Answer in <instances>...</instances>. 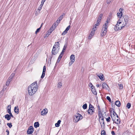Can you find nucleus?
<instances>
[{
    "mask_svg": "<svg viewBox=\"0 0 135 135\" xmlns=\"http://www.w3.org/2000/svg\"><path fill=\"white\" fill-rule=\"evenodd\" d=\"M123 18L124 21V22L125 23L124 24L126 25L128 21V17L127 16H125L123 17Z\"/></svg>",
    "mask_w": 135,
    "mask_h": 135,
    "instance_id": "13",
    "label": "nucleus"
},
{
    "mask_svg": "<svg viewBox=\"0 0 135 135\" xmlns=\"http://www.w3.org/2000/svg\"><path fill=\"white\" fill-rule=\"evenodd\" d=\"M123 9L121 8H120L119 11H120V13H117V15L118 17L119 18H121V17L123 15V14L122 12V11H123Z\"/></svg>",
    "mask_w": 135,
    "mask_h": 135,
    "instance_id": "10",
    "label": "nucleus"
},
{
    "mask_svg": "<svg viewBox=\"0 0 135 135\" xmlns=\"http://www.w3.org/2000/svg\"><path fill=\"white\" fill-rule=\"evenodd\" d=\"M49 35V34H46L45 35L44 37L45 38L46 37H47Z\"/></svg>",
    "mask_w": 135,
    "mask_h": 135,
    "instance_id": "51",
    "label": "nucleus"
},
{
    "mask_svg": "<svg viewBox=\"0 0 135 135\" xmlns=\"http://www.w3.org/2000/svg\"><path fill=\"white\" fill-rule=\"evenodd\" d=\"M106 99L109 101L110 102H111V99L110 98L109 96H107L106 97Z\"/></svg>",
    "mask_w": 135,
    "mask_h": 135,
    "instance_id": "33",
    "label": "nucleus"
},
{
    "mask_svg": "<svg viewBox=\"0 0 135 135\" xmlns=\"http://www.w3.org/2000/svg\"><path fill=\"white\" fill-rule=\"evenodd\" d=\"M70 27V25H69V26H68L67 27V28H66V29L65 30L67 32L69 29Z\"/></svg>",
    "mask_w": 135,
    "mask_h": 135,
    "instance_id": "37",
    "label": "nucleus"
},
{
    "mask_svg": "<svg viewBox=\"0 0 135 135\" xmlns=\"http://www.w3.org/2000/svg\"><path fill=\"white\" fill-rule=\"evenodd\" d=\"M113 115H111V116L112 119V120L113 122H114L115 120V117L116 116V115H117V114L114 111L113 112Z\"/></svg>",
    "mask_w": 135,
    "mask_h": 135,
    "instance_id": "14",
    "label": "nucleus"
},
{
    "mask_svg": "<svg viewBox=\"0 0 135 135\" xmlns=\"http://www.w3.org/2000/svg\"><path fill=\"white\" fill-rule=\"evenodd\" d=\"M7 125L8 126L9 128H11L12 126V123H7Z\"/></svg>",
    "mask_w": 135,
    "mask_h": 135,
    "instance_id": "25",
    "label": "nucleus"
},
{
    "mask_svg": "<svg viewBox=\"0 0 135 135\" xmlns=\"http://www.w3.org/2000/svg\"><path fill=\"white\" fill-rule=\"evenodd\" d=\"M120 21L121 20H120L117 22L114 28L115 31L121 29L123 27H124L126 25L124 23V22H123V20H122V21Z\"/></svg>",
    "mask_w": 135,
    "mask_h": 135,
    "instance_id": "2",
    "label": "nucleus"
},
{
    "mask_svg": "<svg viewBox=\"0 0 135 135\" xmlns=\"http://www.w3.org/2000/svg\"><path fill=\"white\" fill-rule=\"evenodd\" d=\"M60 44L59 42L55 43L52 50V55L56 54L59 51V50Z\"/></svg>",
    "mask_w": 135,
    "mask_h": 135,
    "instance_id": "3",
    "label": "nucleus"
},
{
    "mask_svg": "<svg viewBox=\"0 0 135 135\" xmlns=\"http://www.w3.org/2000/svg\"><path fill=\"white\" fill-rule=\"evenodd\" d=\"M40 28H37L35 31V34H37L38 32L39 31H40Z\"/></svg>",
    "mask_w": 135,
    "mask_h": 135,
    "instance_id": "40",
    "label": "nucleus"
},
{
    "mask_svg": "<svg viewBox=\"0 0 135 135\" xmlns=\"http://www.w3.org/2000/svg\"><path fill=\"white\" fill-rule=\"evenodd\" d=\"M9 115H10L11 117L12 118L14 117L12 115L11 113H9Z\"/></svg>",
    "mask_w": 135,
    "mask_h": 135,
    "instance_id": "56",
    "label": "nucleus"
},
{
    "mask_svg": "<svg viewBox=\"0 0 135 135\" xmlns=\"http://www.w3.org/2000/svg\"><path fill=\"white\" fill-rule=\"evenodd\" d=\"M111 133L112 134V135H114L115 133H114V131H112L111 132Z\"/></svg>",
    "mask_w": 135,
    "mask_h": 135,
    "instance_id": "61",
    "label": "nucleus"
},
{
    "mask_svg": "<svg viewBox=\"0 0 135 135\" xmlns=\"http://www.w3.org/2000/svg\"><path fill=\"white\" fill-rule=\"evenodd\" d=\"M46 70V67L45 66H44L43 67V71L44 72V71L45 72Z\"/></svg>",
    "mask_w": 135,
    "mask_h": 135,
    "instance_id": "50",
    "label": "nucleus"
},
{
    "mask_svg": "<svg viewBox=\"0 0 135 135\" xmlns=\"http://www.w3.org/2000/svg\"><path fill=\"white\" fill-rule=\"evenodd\" d=\"M101 112L103 113H103L105 114V112H104V109H102V112Z\"/></svg>",
    "mask_w": 135,
    "mask_h": 135,
    "instance_id": "63",
    "label": "nucleus"
},
{
    "mask_svg": "<svg viewBox=\"0 0 135 135\" xmlns=\"http://www.w3.org/2000/svg\"><path fill=\"white\" fill-rule=\"evenodd\" d=\"M61 121V120H58L57 123H55V126L57 127H59L60 126V123Z\"/></svg>",
    "mask_w": 135,
    "mask_h": 135,
    "instance_id": "20",
    "label": "nucleus"
},
{
    "mask_svg": "<svg viewBox=\"0 0 135 135\" xmlns=\"http://www.w3.org/2000/svg\"><path fill=\"white\" fill-rule=\"evenodd\" d=\"M12 79H11V78H9V77L8 80H7V81H8L9 82V83H10V82L11 81Z\"/></svg>",
    "mask_w": 135,
    "mask_h": 135,
    "instance_id": "52",
    "label": "nucleus"
},
{
    "mask_svg": "<svg viewBox=\"0 0 135 135\" xmlns=\"http://www.w3.org/2000/svg\"><path fill=\"white\" fill-rule=\"evenodd\" d=\"M87 104L86 103H85L83 105L82 107L84 109H85L87 108Z\"/></svg>",
    "mask_w": 135,
    "mask_h": 135,
    "instance_id": "23",
    "label": "nucleus"
},
{
    "mask_svg": "<svg viewBox=\"0 0 135 135\" xmlns=\"http://www.w3.org/2000/svg\"><path fill=\"white\" fill-rule=\"evenodd\" d=\"M39 125L40 124L38 122H36L34 123V126L35 128L39 127Z\"/></svg>",
    "mask_w": 135,
    "mask_h": 135,
    "instance_id": "19",
    "label": "nucleus"
},
{
    "mask_svg": "<svg viewBox=\"0 0 135 135\" xmlns=\"http://www.w3.org/2000/svg\"><path fill=\"white\" fill-rule=\"evenodd\" d=\"M75 56L74 55L72 54L70 57L71 61L69 63V65H71L75 61Z\"/></svg>",
    "mask_w": 135,
    "mask_h": 135,
    "instance_id": "7",
    "label": "nucleus"
},
{
    "mask_svg": "<svg viewBox=\"0 0 135 135\" xmlns=\"http://www.w3.org/2000/svg\"><path fill=\"white\" fill-rule=\"evenodd\" d=\"M45 72L43 71L42 72V75L41 76V78L42 79H43L45 75Z\"/></svg>",
    "mask_w": 135,
    "mask_h": 135,
    "instance_id": "27",
    "label": "nucleus"
},
{
    "mask_svg": "<svg viewBox=\"0 0 135 135\" xmlns=\"http://www.w3.org/2000/svg\"><path fill=\"white\" fill-rule=\"evenodd\" d=\"M94 31H93L92 30V31H91V33L90 34V35H91L92 36H93L95 33Z\"/></svg>",
    "mask_w": 135,
    "mask_h": 135,
    "instance_id": "43",
    "label": "nucleus"
},
{
    "mask_svg": "<svg viewBox=\"0 0 135 135\" xmlns=\"http://www.w3.org/2000/svg\"><path fill=\"white\" fill-rule=\"evenodd\" d=\"M18 107H15L14 108V110L15 113H17V114L19 113V109L18 108H17Z\"/></svg>",
    "mask_w": 135,
    "mask_h": 135,
    "instance_id": "21",
    "label": "nucleus"
},
{
    "mask_svg": "<svg viewBox=\"0 0 135 135\" xmlns=\"http://www.w3.org/2000/svg\"><path fill=\"white\" fill-rule=\"evenodd\" d=\"M104 122V120H101L100 121V123L101 124V127L102 126V125L101 124L102 123Z\"/></svg>",
    "mask_w": 135,
    "mask_h": 135,
    "instance_id": "57",
    "label": "nucleus"
},
{
    "mask_svg": "<svg viewBox=\"0 0 135 135\" xmlns=\"http://www.w3.org/2000/svg\"><path fill=\"white\" fill-rule=\"evenodd\" d=\"M108 23V20H107L106 21L104 25L103 26L101 31V36L102 37L105 36L107 32V26Z\"/></svg>",
    "mask_w": 135,
    "mask_h": 135,
    "instance_id": "4",
    "label": "nucleus"
},
{
    "mask_svg": "<svg viewBox=\"0 0 135 135\" xmlns=\"http://www.w3.org/2000/svg\"><path fill=\"white\" fill-rule=\"evenodd\" d=\"M58 25V23H56L55 22V23L53 24V25L52 26H54V27H55V28L56 27H57V26Z\"/></svg>",
    "mask_w": 135,
    "mask_h": 135,
    "instance_id": "44",
    "label": "nucleus"
},
{
    "mask_svg": "<svg viewBox=\"0 0 135 135\" xmlns=\"http://www.w3.org/2000/svg\"><path fill=\"white\" fill-rule=\"evenodd\" d=\"M60 60H61V59L58 57V58L57 59V62H58V63L60 61Z\"/></svg>",
    "mask_w": 135,
    "mask_h": 135,
    "instance_id": "58",
    "label": "nucleus"
},
{
    "mask_svg": "<svg viewBox=\"0 0 135 135\" xmlns=\"http://www.w3.org/2000/svg\"><path fill=\"white\" fill-rule=\"evenodd\" d=\"M62 85V83L61 82H59L57 85V87L59 88H60L61 87Z\"/></svg>",
    "mask_w": 135,
    "mask_h": 135,
    "instance_id": "24",
    "label": "nucleus"
},
{
    "mask_svg": "<svg viewBox=\"0 0 135 135\" xmlns=\"http://www.w3.org/2000/svg\"><path fill=\"white\" fill-rule=\"evenodd\" d=\"M67 45L66 44H65L62 50L65 51L67 47Z\"/></svg>",
    "mask_w": 135,
    "mask_h": 135,
    "instance_id": "38",
    "label": "nucleus"
},
{
    "mask_svg": "<svg viewBox=\"0 0 135 135\" xmlns=\"http://www.w3.org/2000/svg\"><path fill=\"white\" fill-rule=\"evenodd\" d=\"M89 108H90V109H94V107L91 104L89 105Z\"/></svg>",
    "mask_w": 135,
    "mask_h": 135,
    "instance_id": "41",
    "label": "nucleus"
},
{
    "mask_svg": "<svg viewBox=\"0 0 135 135\" xmlns=\"http://www.w3.org/2000/svg\"><path fill=\"white\" fill-rule=\"evenodd\" d=\"M7 110V111L8 112V113L9 114L10 113H11V109L10 108V109H8Z\"/></svg>",
    "mask_w": 135,
    "mask_h": 135,
    "instance_id": "47",
    "label": "nucleus"
},
{
    "mask_svg": "<svg viewBox=\"0 0 135 135\" xmlns=\"http://www.w3.org/2000/svg\"><path fill=\"white\" fill-rule=\"evenodd\" d=\"M94 112V109H90V108H89V109L88 110V114L90 115L93 114Z\"/></svg>",
    "mask_w": 135,
    "mask_h": 135,
    "instance_id": "9",
    "label": "nucleus"
},
{
    "mask_svg": "<svg viewBox=\"0 0 135 135\" xmlns=\"http://www.w3.org/2000/svg\"><path fill=\"white\" fill-rule=\"evenodd\" d=\"M103 16V15L102 14H101L99 16V17L98 18V19H99V20H101V19H102V17Z\"/></svg>",
    "mask_w": 135,
    "mask_h": 135,
    "instance_id": "30",
    "label": "nucleus"
},
{
    "mask_svg": "<svg viewBox=\"0 0 135 135\" xmlns=\"http://www.w3.org/2000/svg\"><path fill=\"white\" fill-rule=\"evenodd\" d=\"M9 83H10L8 81H7V82H6V85L8 86Z\"/></svg>",
    "mask_w": 135,
    "mask_h": 135,
    "instance_id": "54",
    "label": "nucleus"
},
{
    "mask_svg": "<svg viewBox=\"0 0 135 135\" xmlns=\"http://www.w3.org/2000/svg\"><path fill=\"white\" fill-rule=\"evenodd\" d=\"M65 51L62 50L61 52V53L60 54H61V55H63V54L64 53V52Z\"/></svg>",
    "mask_w": 135,
    "mask_h": 135,
    "instance_id": "60",
    "label": "nucleus"
},
{
    "mask_svg": "<svg viewBox=\"0 0 135 135\" xmlns=\"http://www.w3.org/2000/svg\"><path fill=\"white\" fill-rule=\"evenodd\" d=\"M89 86L91 88H93V87H95L92 84V83H89Z\"/></svg>",
    "mask_w": 135,
    "mask_h": 135,
    "instance_id": "36",
    "label": "nucleus"
},
{
    "mask_svg": "<svg viewBox=\"0 0 135 135\" xmlns=\"http://www.w3.org/2000/svg\"><path fill=\"white\" fill-rule=\"evenodd\" d=\"M101 134L102 135H106L105 132L104 130H103L101 131Z\"/></svg>",
    "mask_w": 135,
    "mask_h": 135,
    "instance_id": "29",
    "label": "nucleus"
},
{
    "mask_svg": "<svg viewBox=\"0 0 135 135\" xmlns=\"http://www.w3.org/2000/svg\"><path fill=\"white\" fill-rule=\"evenodd\" d=\"M97 107L98 108V110H99L98 112H99L100 111V112H101V109H100V107L99 105H98Z\"/></svg>",
    "mask_w": 135,
    "mask_h": 135,
    "instance_id": "48",
    "label": "nucleus"
},
{
    "mask_svg": "<svg viewBox=\"0 0 135 135\" xmlns=\"http://www.w3.org/2000/svg\"><path fill=\"white\" fill-rule=\"evenodd\" d=\"M102 88L103 89H107L108 88V85L105 83H103L102 84Z\"/></svg>",
    "mask_w": 135,
    "mask_h": 135,
    "instance_id": "15",
    "label": "nucleus"
},
{
    "mask_svg": "<svg viewBox=\"0 0 135 135\" xmlns=\"http://www.w3.org/2000/svg\"><path fill=\"white\" fill-rule=\"evenodd\" d=\"M83 118V117L80 114L78 113L77 115L75 114L74 116L73 122H77L79 120L82 119Z\"/></svg>",
    "mask_w": 135,
    "mask_h": 135,
    "instance_id": "5",
    "label": "nucleus"
},
{
    "mask_svg": "<svg viewBox=\"0 0 135 135\" xmlns=\"http://www.w3.org/2000/svg\"><path fill=\"white\" fill-rule=\"evenodd\" d=\"M113 111H114L113 109L112 108H111L110 110V113H112Z\"/></svg>",
    "mask_w": 135,
    "mask_h": 135,
    "instance_id": "46",
    "label": "nucleus"
},
{
    "mask_svg": "<svg viewBox=\"0 0 135 135\" xmlns=\"http://www.w3.org/2000/svg\"><path fill=\"white\" fill-rule=\"evenodd\" d=\"M110 117H108V118H106V121L107 122H109L110 121Z\"/></svg>",
    "mask_w": 135,
    "mask_h": 135,
    "instance_id": "42",
    "label": "nucleus"
},
{
    "mask_svg": "<svg viewBox=\"0 0 135 135\" xmlns=\"http://www.w3.org/2000/svg\"><path fill=\"white\" fill-rule=\"evenodd\" d=\"M42 6V3H41L38 8V13H40V11L41 9Z\"/></svg>",
    "mask_w": 135,
    "mask_h": 135,
    "instance_id": "28",
    "label": "nucleus"
},
{
    "mask_svg": "<svg viewBox=\"0 0 135 135\" xmlns=\"http://www.w3.org/2000/svg\"><path fill=\"white\" fill-rule=\"evenodd\" d=\"M51 28H52V27H51L49 29L48 31H49V33H51L52 31H53V29H51Z\"/></svg>",
    "mask_w": 135,
    "mask_h": 135,
    "instance_id": "39",
    "label": "nucleus"
},
{
    "mask_svg": "<svg viewBox=\"0 0 135 135\" xmlns=\"http://www.w3.org/2000/svg\"><path fill=\"white\" fill-rule=\"evenodd\" d=\"M131 107V104L130 103H128L127 104L126 107H127L128 109H129Z\"/></svg>",
    "mask_w": 135,
    "mask_h": 135,
    "instance_id": "26",
    "label": "nucleus"
},
{
    "mask_svg": "<svg viewBox=\"0 0 135 135\" xmlns=\"http://www.w3.org/2000/svg\"><path fill=\"white\" fill-rule=\"evenodd\" d=\"M96 74L101 80L103 81L104 80V76L102 73L97 74Z\"/></svg>",
    "mask_w": 135,
    "mask_h": 135,
    "instance_id": "8",
    "label": "nucleus"
},
{
    "mask_svg": "<svg viewBox=\"0 0 135 135\" xmlns=\"http://www.w3.org/2000/svg\"><path fill=\"white\" fill-rule=\"evenodd\" d=\"M6 132L7 133V134L8 135L9 134V132L8 129H7L6 131Z\"/></svg>",
    "mask_w": 135,
    "mask_h": 135,
    "instance_id": "55",
    "label": "nucleus"
},
{
    "mask_svg": "<svg viewBox=\"0 0 135 135\" xmlns=\"http://www.w3.org/2000/svg\"><path fill=\"white\" fill-rule=\"evenodd\" d=\"M63 16V15H61L58 18V20H59V21H60L62 19Z\"/></svg>",
    "mask_w": 135,
    "mask_h": 135,
    "instance_id": "32",
    "label": "nucleus"
},
{
    "mask_svg": "<svg viewBox=\"0 0 135 135\" xmlns=\"http://www.w3.org/2000/svg\"><path fill=\"white\" fill-rule=\"evenodd\" d=\"M97 28V26L95 25L93 27L92 29V30L93 31H95Z\"/></svg>",
    "mask_w": 135,
    "mask_h": 135,
    "instance_id": "31",
    "label": "nucleus"
},
{
    "mask_svg": "<svg viewBox=\"0 0 135 135\" xmlns=\"http://www.w3.org/2000/svg\"><path fill=\"white\" fill-rule=\"evenodd\" d=\"M37 82H35L29 86L28 88V94L30 95H33L37 90Z\"/></svg>",
    "mask_w": 135,
    "mask_h": 135,
    "instance_id": "1",
    "label": "nucleus"
},
{
    "mask_svg": "<svg viewBox=\"0 0 135 135\" xmlns=\"http://www.w3.org/2000/svg\"><path fill=\"white\" fill-rule=\"evenodd\" d=\"M113 0H107V3L108 4L110 3Z\"/></svg>",
    "mask_w": 135,
    "mask_h": 135,
    "instance_id": "53",
    "label": "nucleus"
},
{
    "mask_svg": "<svg viewBox=\"0 0 135 135\" xmlns=\"http://www.w3.org/2000/svg\"><path fill=\"white\" fill-rule=\"evenodd\" d=\"M91 91L92 93L95 95H97V92L96 91V90L95 87H93L91 88Z\"/></svg>",
    "mask_w": 135,
    "mask_h": 135,
    "instance_id": "17",
    "label": "nucleus"
},
{
    "mask_svg": "<svg viewBox=\"0 0 135 135\" xmlns=\"http://www.w3.org/2000/svg\"><path fill=\"white\" fill-rule=\"evenodd\" d=\"M119 87L120 89H122L123 87V84H119Z\"/></svg>",
    "mask_w": 135,
    "mask_h": 135,
    "instance_id": "34",
    "label": "nucleus"
},
{
    "mask_svg": "<svg viewBox=\"0 0 135 135\" xmlns=\"http://www.w3.org/2000/svg\"><path fill=\"white\" fill-rule=\"evenodd\" d=\"M98 114L99 115V119H100L102 117V115H103L104 114H103V113L102 112H100V111L99 112H98Z\"/></svg>",
    "mask_w": 135,
    "mask_h": 135,
    "instance_id": "22",
    "label": "nucleus"
},
{
    "mask_svg": "<svg viewBox=\"0 0 135 135\" xmlns=\"http://www.w3.org/2000/svg\"><path fill=\"white\" fill-rule=\"evenodd\" d=\"M115 104L117 107H119L120 106L121 104L120 101L117 100L115 102Z\"/></svg>",
    "mask_w": 135,
    "mask_h": 135,
    "instance_id": "18",
    "label": "nucleus"
},
{
    "mask_svg": "<svg viewBox=\"0 0 135 135\" xmlns=\"http://www.w3.org/2000/svg\"><path fill=\"white\" fill-rule=\"evenodd\" d=\"M33 127L32 126H31L28 128L27 132L28 134H31L33 133Z\"/></svg>",
    "mask_w": 135,
    "mask_h": 135,
    "instance_id": "6",
    "label": "nucleus"
},
{
    "mask_svg": "<svg viewBox=\"0 0 135 135\" xmlns=\"http://www.w3.org/2000/svg\"><path fill=\"white\" fill-rule=\"evenodd\" d=\"M11 105H9L7 106V109H10H10H11Z\"/></svg>",
    "mask_w": 135,
    "mask_h": 135,
    "instance_id": "49",
    "label": "nucleus"
},
{
    "mask_svg": "<svg viewBox=\"0 0 135 135\" xmlns=\"http://www.w3.org/2000/svg\"><path fill=\"white\" fill-rule=\"evenodd\" d=\"M48 112V110L47 108H45L43 109L41 112V115H44L46 114Z\"/></svg>",
    "mask_w": 135,
    "mask_h": 135,
    "instance_id": "11",
    "label": "nucleus"
},
{
    "mask_svg": "<svg viewBox=\"0 0 135 135\" xmlns=\"http://www.w3.org/2000/svg\"><path fill=\"white\" fill-rule=\"evenodd\" d=\"M60 22V21H59V20H58V19H57V20H56V23H58V24Z\"/></svg>",
    "mask_w": 135,
    "mask_h": 135,
    "instance_id": "59",
    "label": "nucleus"
},
{
    "mask_svg": "<svg viewBox=\"0 0 135 135\" xmlns=\"http://www.w3.org/2000/svg\"><path fill=\"white\" fill-rule=\"evenodd\" d=\"M5 118L7 119L8 120H9L11 119V117L8 114H7L4 116Z\"/></svg>",
    "mask_w": 135,
    "mask_h": 135,
    "instance_id": "16",
    "label": "nucleus"
},
{
    "mask_svg": "<svg viewBox=\"0 0 135 135\" xmlns=\"http://www.w3.org/2000/svg\"><path fill=\"white\" fill-rule=\"evenodd\" d=\"M63 55L61 54H60V55L59 56V57L61 59L62 58V56Z\"/></svg>",
    "mask_w": 135,
    "mask_h": 135,
    "instance_id": "62",
    "label": "nucleus"
},
{
    "mask_svg": "<svg viewBox=\"0 0 135 135\" xmlns=\"http://www.w3.org/2000/svg\"><path fill=\"white\" fill-rule=\"evenodd\" d=\"M99 25V23L98 22V23H97L95 25L97 26Z\"/></svg>",
    "mask_w": 135,
    "mask_h": 135,
    "instance_id": "64",
    "label": "nucleus"
},
{
    "mask_svg": "<svg viewBox=\"0 0 135 135\" xmlns=\"http://www.w3.org/2000/svg\"><path fill=\"white\" fill-rule=\"evenodd\" d=\"M116 121H114V122L117 124H119L120 123V121L119 119V118L118 117V115H116Z\"/></svg>",
    "mask_w": 135,
    "mask_h": 135,
    "instance_id": "12",
    "label": "nucleus"
},
{
    "mask_svg": "<svg viewBox=\"0 0 135 135\" xmlns=\"http://www.w3.org/2000/svg\"><path fill=\"white\" fill-rule=\"evenodd\" d=\"M14 76H15V74L14 73L12 74H11V75L9 77V78H11V79H12L13 77Z\"/></svg>",
    "mask_w": 135,
    "mask_h": 135,
    "instance_id": "35",
    "label": "nucleus"
},
{
    "mask_svg": "<svg viewBox=\"0 0 135 135\" xmlns=\"http://www.w3.org/2000/svg\"><path fill=\"white\" fill-rule=\"evenodd\" d=\"M67 33V32L65 30L62 33V35H65Z\"/></svg>",
    "mask_w": 135,
    "mask_h": 135,
    "instance_id": "45",
    "label": "nucleus"
}]
</instances>
